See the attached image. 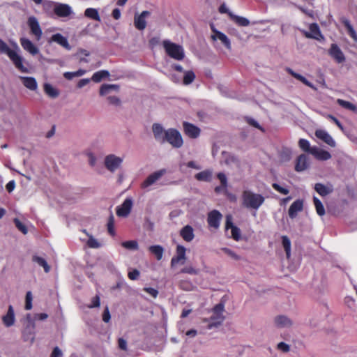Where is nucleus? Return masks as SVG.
Instances as JSON below:
<instances>
[{"label":"nucleus","mask_w":357,"mask_h":357,"mask_svg":"<svg viewBox=\"0 0 357 357\" xmlns=\"http://www.w3.org/2000/svg\"><path fill=\"white\" fill-rule=\"evenodd\" d=\"M185 248L183 245H178L176 247V255L173 257L171 259V267H174L178 263L184 264L185 259Z\"/></svg>","instance_id":"13"},{"label":"nucleus","mask_w":357,"mask_h":357,"mask_svg":"<svg viewBox=\"0 0 357 357\" xmlns=\"http://www.w3.org/2000/svg\"><path fill=\"white\" fill-rule=\"evenodd\" d=\"M119 89V87L116 84H104L100 86V95L105 96L109 93L111 90H118Z\"/></svg>","instance_id":"42"},{"label":"nucleus","mask_w":357,"mask_h":357,"mask_svg":"<svg viewBox=\"0 0 357 357\" xmlns=\"http://www.w3.org/2000/svg\"><path fill=\"white\" fill-rule=\"evenodd\" d=\"M33 261L37 263L40 266H42L44 268L45 273H49L50 271V266L48 265L46 260L38 256H33Z\"/></svg>","instance_id":"41"},{"label":"nucleus","mask_w":357,"mask_h":357,"mask_svg":"<svg viewBox=\"0 0 357 357\" xmlns=\"http://www.w3.org/2000/svg\"><path fill=\"white\" fill-rule=\"evenodd\" d=\"M109 77V71L106 70H101L93 73L91 77V80L96 83H98L101 82L103 79L108 78Z\"/></svg>","instance_id":"34"},{"label":"nucleus","mask_w":357,"mask_h":357,"mask_svg":"<svg viewBox=\"0 0 357 357\" xmlns=\"http://www.w3.org/2000/svg\"><path fill=\"white\" fill-rule=\"evenodd\" d=\"M342 23L347 30V33L349 36L354 40V42H357V33L354 30L353 26L347 19H343Z\"/></svg>","instance_id":"33"},{"label":"nucleus","mask_w":357,"mask_h":357,"mask_svg":"<svg viewBox=\"0 0 357 357\" xmlns=\"http://www.w3.org/2000/svg\"><path fill=\"white\" fill-rule=\"evenodd\" d=\"M225 309V305L220 303L214 306L213 308V314L210 318L209 327H216L220 325L225 320L223 315V311Z\"/></svg>","instance_id":"5"},{"label":"nucleus","mask_w":357,"mask_h":357,"mask_svg":"<svg viewBox=\"0 0 357 357\" xmlns=\"http://www.w3.org/2000/svg\"><path fill=\"white\" fill-rule=\"evenodd\" d=\"M222 250L225 253L227 254V255H229L230 257H231L232 259H235V260H238L240 259V257L236 255L234 251H232L231 250L227 248H223L222 249Z\"/></svg>","instance_id":"53"},{"label":"nucleus","mask_w":357,"mask_h":357,"mask_svg":"<svg viewBox=\"0 0 357 357\" xmlns=\"http://www.w3.org/2000/svg\"><path fill=\"white\" fill-rule=\"evenodd\" d=\"M23 85L31 91H35L38 88V84L36 79L33 77H20Z\"/></svg>","instance_id":"27"},{"label":"nucleus","mask_w":357,"mask_h":357,"mask_svg":"<svg viewBox=\"0 0 357 357\" xmlns=\"http://www.w3.org/2000/svg\"><path fill=\"white\" fill-rule=\"evenodd\" d=\"M264 197L250 190H244L242 194L243 204L248 208L258 209L264 202Z\"/></svg>","instance_id":"2"},{"label":"nucleus","mask_w":357,"mask_h":357,"mask_svg":"<svg viewBox=\"0 0 357 357\" xmlns=\"http://www.w3.org/2000/svg\"><path fill=\"white\" fill-rule=\"evenodd\" d=\"M57 3H54V1L45 0L42 2L43 9L48 15H52L54 14V9L56 8Z\"/></svg>","instance_id":"32"},{"label":"nucleus","mask_w":357,"mask_h":357,"mask_svg":"<svg viewBox=\"0 0 357 357\" xmlns=\"http://www.w3.org/2000/svg\"><path fill=\"white\" fill-rule=\"evenodd\" d=\"M272 187L274 190L282 195H286L289 193V190L287 188H283L276 183H273Z\"/></svg>","instance_id":"52"},{"label":"nucleus","mask_w":357,"mask_h":357,"mask_svg":"<svg viewBox=\"0 0 357 357\" xmlns=\"http://www.w3.org/2000/svg\"><path fill=\"white\" fill-rule=\"evenodd\" d=\"M225 229H231V237L233 239L236 241H238L241 239V230L238 227L233 225L231 217L230 215H227L226 218Z\"/></svg>","instance_id":"15"},{"label":"nucleus","mask_w":357,"mask_h":357,"mask_svg":"<svg viewBox=\"0 0 357 357\" xmlns=\"http://www.w3.org/2000/svg\"><path fill=\"white\" fill-rule=\"evenodd\" d=\"M195 79V74L192 70H188L184 72L183 83L185 85H188L193 82Z\"/></svg>","instance_id":"45"},{"label":"nucleus","mask_w":357,"mask_h":357,"mask_svg":"<svg viewBox=\"0 0 357 357\" xmlns=\"http://www.w3.org/2000/svg\"><path fill=\"white\" fill-rule=\"evenodd\" d=\"M121 245L128 250H136L138 249V243L136 241H128L121 243Z\"/></svg>","instance_id":"47"},{"label":"nucleus","mask_w":357,"mask_h":357,"mask_svg":"<svg viewBox=\"0 0 357 357\" xmlns=\"http://www.w3.org/2000/svg\"><path fill=\"white\" fill-rule=\"evenodd\" d=\"M277 348L283 352H288L290 350V347L285 342H281L278 344Z\"/></svg>","instance_id":"59"},{"label":"nucleus","mask_w":357,"mask_h":357,"mask_svg":"<svg viewBox=\"0 0 357 357\" xmlns=\"http://www.w3.org/2000/svg\"><path fill=\"white\" fill-rule=\"evenodd\" d=\"M222 218L221 213L218 210H213L208 213L207 222L209 227L218 229Z\"/></svg>","instance_id":"9"},{"label":"nucleus","mask_w":357,"mask_h":357,"mask_svg":"<svg viewBox=\"0 0 357 357\" xmlns=\"http://www.w3.org/2000/svg\"><path fill=\"white\" fill-rule=\"evenodd\" d=\"M282 243L284 249L286 257L287 259L291 256V241L287 236H282Z\"/></svg>","instance_id":"43"},{"label":"nucleus","mask_w":357,"mask_h":357,"mask_svg":"<svg viewBox=\"0 0 357 357\" xmlns=\"http://www.w3.org/2000/svg\"><path fill=\"white\" fill-rule=\"evenodd\" d=\"M84 16L89 19L93 20L98 22H100L101 19L98 11L96 8H89L84 11Z\"/></svg>","instance_id":"35"},{"label":"nucleus","mask_w":357,"mask_h":357,"mask_svg":"<svg viewBox=\"0 0 357 357\" xmlns=\"http://www.w3.org/2000/svg\"><path fill=\"white\" fill-rule=\"evenodd\" d=\"M312 155L319 160L325 161L331 158V154L325 150L320 149L317 146H313Z\"/></svg>","instance_id":"23"},{"label":"nucleus","mask_w":357,"mask_h":357,"mask_svg":"<svg viewBox=\"0 0 357 357\" xmlns=\"http://www.w3.org/2000/svg\"><path fill=\"white\" fill-rule=\"evenodd\" d=\"M246 121L249 125H250L260 130H262V131L264 130L263 128L255 119L250 118V117H247Z\"/></svg>","instance_id":"56"},{"label":"nucleus","mask_w":357,"mask_h":357,"mask_svg":"<svg viewBox=\"0 0 357 357\" xmlns=\"http://www.w3.org/2000/svg\"><path fill=\"white\" fill-rule=\"evenodd\" d=\"M286 71L289 75H291L292 77H294L296 79L301 81L305 85H306V86H309V87H310L312 89H315L314 85L310 82H309L305 77H303V75H301L294 72L291 68H287Z\"/></svg>","instance_id":"29"},{"label":"nucleus","mask_w":357,"mask_h":357,"mask_svg":"<svg viewBox=\"0 0 357 357\" xmlns=\"http://www.w3.org/2000/svg\"><path fill=\"white\" fill-rule=\"evenodd\" d=\"M14 223L16 226V227L22 231L24 234H26L28 232V229L26 227L20 222V220L17 218L14 219Z\"/></svg>","instance_id":"51"},{"label":"nucleus","mask_w":357,"mask_h":357,"mask_svg":"<svg viewBox=\"0 0 357 357\" xmlns=\"http://www.w3.org/2000/svg\"><path fill=\"white\" fill-rule=\"evenodd\" d=\"M328 54L338 63H343L345 61V56L342 51L335 43L331 44L328 50Z\"/></svg>","instance_id":"11"},{"label":"nucleus","mask_w":357,"mask_h":357,"mask_svg":"<svg viewBox=\"0 0 357 357\" xmlns=\"http://www.w3.org/2000/svg\"><path fill=\"white\" fill-rule=\"evenodd\" d=\"M2 322L7 328L14 325L15 322V315L14 309L11 305L8 306L7 313L2 317Z\"/></svg>","instance_id":"17"},{"label":"nucleus","mask_w":357,"mask_h":357,"mask_svg":"<svg viewBox=\"0 0 357 357\" xmlns=\"http://www.w3.org/2000/svg\"><path fill=\"white\" fill-rule=\"evenodd\" d=\"M303 209V202L301 199H297L290 206L288 214L290 218H295L298 212L302 211Z\"/></svg>","instance_id":"20"},{"label":"nucleus","mask_w":357,"mask_h":357,"mask_svg":"<svg viewBox=\"0 0 357 357\" xmlns=\"http://www.w3.org/2000/svg\"><path fill=\"white\" fill-rule=\"evenodd\" d=\"M111 315L108 307H106L102 312V321L108 323L110 321Z\"/></svg>","instance_id":"58"},{"label":"nucleus","mask_w":357,"mask_h":357,"mask_svg":"<svg viewBox=\"0 0 357 357\" xmlns=\"http://www.w3.org/2000/svg\"><path fill=\"white\" fill-rule=\"evenodd\" d=\"M144 291L150 294L153 298H156L158 294V290L152 287H146L144 289Z\"/></svg>","instance_id":"60"},{"label":"nucleus","mask_w":357,"mask_h":357,"mask_svg":"<svg viewBox=\"0 0 357 357\" xmlns=\"http://www.w3.org/2000/svg\"><path fill=\"white\" fill-rule=\"evenodd\" d=\"M313 202H314L317 214L320 216L324 215L326 212H325V208H324L321 202L317 197H314Z\"/></svg>","instance_id":"46"},{"label":"nucleus","mask_w":357,"mask_h":357,"mask_svg":"<svg viewBox=\"0 0 357 357\" xmlns=\"http://www.w3.org/2000/svg\"><path fill=\"white\" fill-rule=\"evenodd\" d=\"M100 297L99 296L96 295L94 296L91 300V304L89 305V307H98L100 306Z\"/></svg>","instance_id":"61"},{"label":"nucleus","mask_w":357,"mask_h":357,"mask_svg":"<svg viewBox=\"0 0 357 357\" xmlns=\"http://www.w3.org/2000/svg\"><path fill=\"white\" fill-rule=\"evenodd\" d=\"M274 321L276 326L279 328L290 327L292 325V321L283 315L276 317Z\"/></svg>","instance_id":"30"},{"label":"nucleus","mask_w":357,"mask_h":357,"mask_svg":"<svg viewBox=\"0 0 357 357\" xmlns=\"http://www.w3.org/2000/svg\"><path fill=\"white\" fill-rule=\"evenodd\" d=\"M32 300H33V296H32V294L31 291H27L26 294V297H25V309L26 310H29L32 308Z\"/></svg>","instance_id":"50"},{"label":"nucleus","mask_w":357,"mask_h":357,"mask_svg":"<svg viewBox=\"0 0 357 357\" xmlns=\"http://www.w3.org/2000/svg\"><path fill=\"white\" fill-rule=\"evenodd\" d=\"M183 132L190 138L195 139L200 135V129L194 124L184 121L183 123Z\"/></svg>","instance_id":"12"},{"label":"nucleus","mask_w":357,"mask_h":357,"mask_svg":"<svg viewBox=\"0 0 357 357\" xmlns=\"http://www.w3.org/2000/svg\"><path fill=\"white\" fill-rule=\"evenodd\" d=\"M166 173L165 169H162L150 174L142 183V188H146L153 185Z\"/></svg>","instance_id":"10"},{"label":"nucleus","mask_w":357,"mask_h":357,"mask_svg":"<svg viewBox=\"0 0 357 357\" xmlns=\"http://www.w3.org/2000/svg\"><path fill=\"white\" fill-rule=\"evenodd\" d=\"M195 178L199 181L210 182L212 179V171L206 169L195 175Z\"/></svg>","instance_id":"31"},{"label":"nucleus","mask_w":357,"mask_h":357,"mask_svg":"<svg viewBox=\"0 0 357 357\" xmlns=\"http://www.w3.org/2000/svg\"><path fill=\"white\" fill-rule=\"evenodd\" d=\"M217 177L220 180L222 187L227 188V179L225 174L222 172H220L217 174Z\"/></svg>","instance_id":"54"},{"label":"nucleus","mask_w":357,"mask_h":357,"mask_svg":"<svg viewBox=\"0 0 357 357\" xmlns=\"http://www.w3.org/2000/svg\"><path fill=\"white\" fill-rule=\"evenodd\" d=\"M149 250L151 252V254L155 255L157 260H160L162 258L164 249L161 245H151L149 248Z\"/></svg>","instance_id":"38"},{"label":"nucleus","mask_w":357,"mask_h":357,"mask_svg":"<svg viewBox=\"0 0 357 357\" xmlns=\"http://www.w3.org/2000/svg\"><path fill=\"white\" fill-rule=\"evenodd\" d=\"M118 345H119V347L121 349V350H123V351H126L127 350V342L126 341L121 337V338H119L118 340Z\"/></svg>","instance_id":"63"},{"label":"nucleus","mask_w":357,"mask_h":357,"mask_svg":"<svg viewBox=\"0 0 357 357\" xmlns=\"http://www.w3.org/2000/svg\"><path fill=\"white\" fill-rule=\"evenodd\" d=\"M315 136L331 147H335L336 145L333 137L324 130H317L315 131Z\"/></svg>","instance_id":"18"},{"label":"nucleus","mask_w":357,"mask_h":357,"mask_svg":"<svg viewBox=\"0 0 357 357\" xmlns=\"http://www.w3.org/2000/svg\"><path fill=\"white\" fill-rule=\"evenodd\" d=\"M20 44L24 50L32 55H36L39 52L38 48L28 38H20Z\"/></svg>","instance_id":"21"},{"label":"nucleus","mask_w":357,"mask_h":357,"mask_svg":"<svg viewBox=\"0 0 357 357\" xmlns=\"http://www.w3.org/2000/svg\"><path fill=\"white\" fill-rule=\"evenodd\" d=\"M298 146L300 149H302L303 151L312 154V150L313 149V146L312 147L310 146V144L308 140L305 139H300L298 141Z\"/></svg>","instance_id":"44"},{"label":"nucleus","mask_w":357,"mask_h":357,"mask_svg":"<svg viewBox=\"0 0 357 357\" xmlns=\"http://www.w3.org/2000/svg\"><path fill=\"white\" fill-rule=\"evenodd\" d=\"M27 24L31 34L35 36L37 40H39L43 32L37 19L34 16H31L28 18Z\"/></svg>","instance_id":"8"},{"label":"nucleus","mask_w":357,"mask_h":357,"mask_svg":"<svg viewBox=\"0 0 357 357\" xmlns=\"http://www.w3.org/2000/svg\"><path fill=\"white\" fill-rule=\"evenodd\" d=\"M181 272L190 275H197L198 273V271L192 266H185L181 269Z\"/></svg>","instance_id":"55"},{"label":"nucleus","mask_w":357,"mask_h":357,"mask_svg":"<svg viewBox=\"0 0 357 357\" xmlns=\"http://www.w3.org/2000/svg\"><path fill=\"white\" fill-rule=\"evenodd\" d=\"M152 130L155 139L160 142H162V139L165 135V130L160 123H155L153 124Z\"/></svg>","instance_id":"28"},{"label":"nucleus","mask_w":357,"mask_h":357,"mask_svg":"<svg viewBox=\"0 0 357 357\" xmlns=\"http://www.w3.org/2000/svg\"><path fill=\"white\" fill-rule=\"evenodd\" d=\"M180 236L186 242H190L195 237L193 228L190 225L184 226L180 231Z\"/></svg>","instance_id":"25"},{"label":"nucleus","mask_w":357,"mask_h":357,"mask_svg":"<svg viewBox=\"0 0 357 357\" xmlns=\"http://www.w3.org/2000/svg\"><path fill=\"white\" fill-rule=\"evenodd\" d=\"M150 15L149 11L144 10L138 16H135L134 24L136 29L142 31L146 26V22L145 18Z\"/></svg>","instance_id":"19"},{"label":"nucleus","mask_w":357,"mask_h":357,"mask_svg":"<svg viewBox=\"0 0 357 357\" xmlns=\"http://www.w3.org/2000/svg\"><path fill=\"white\" fill-rule=\"evenodd\" d=\"M314 190L321 196L325 197L332 192L333 190L325 186L321 183H317L314 185Z\"/></svg>","instance_id":"37"},{"label":"nucleus","mask_w":357,"mask_h":357,"mask_svg":"<svg viewBox=\"0 0 357 357\" xmlns=\"http://www.w3.org/2000/svg\"><path fill=\"white\" fill-rule=\"evenodd\" d=\"M337 103L342 107L357 113V107L353 103L342 99H337Z\"/></svg>","instance_id":"40"},{"label":"nucleus","mask_w":357,"mask_h":357,"mask_svg":"<svg viewBox=\"0 0 357 357\" xmlns=\"http://www.w3.org/2000/svg\"><path fill=\"white\" fill-rule=\"evenodd\" d=\"M109 102L112 105H118L120 104V99L116 96H109L107 98Z\"/></svg>","instance_id":"64"},{"label":"nucleus","mask_w":357,"mask_h":357,"mask_svg":"<svg viewBox=\"0 0 357 357\" xmlns=\"http://www.w3.org/2000/svg\"><path fill=\"white\" fill-rule=\"evenodd\" d=\"M309 166L308 158L306 155L301 154L296 160L295 170L298 172L305 170Z\"/></svg>","instance_id":"22"},{"label":"nucleus","mask_w":357,"mask_h":357,"mask_svg":"<svg viewBox=\"0 0 357 357\" xmlns=\"http://www.w3.org/2000/svg\"><path fill=\"white\" fill-rule=\"evenodd\" d=\"M108 233L114 236L115 235V229H114V218L112 215H111L108 219V222L107 224Z\"/></svg>","instance_id":"48"},{"label":"nucleus","mask_w":357,"mask_h":357,"mask_svg":"<svg viewBox=\"0 0 357 357\" xmlns=\"http://www.w3.org/2000/svg\"><path fill=\"white\" fill-rule=\"evenodd\" d=\"M211 28L213 33L211 36L212 40H219L227 50H231V45L229 38L225 33L218 31L213 25H211Z\"/></svg>","instance_id":"7"},{"label":"nucleus","mask_w":357,"mask_h":357,"mask_svg":"<svg viewBox=\"0 0 357 357\" xmlns=\"http://www.w3.org/2000/svg\"><path fill=\"white\" fill-rule=\"evenodd\" d=\"M63 356L61 350L56 347L53 349L50 357H61Z\"/></svg>","instance_id":"62"},{"label":"nucleus","mask_w":357,"mask_h":357,"mask_svg":"<svg viewBox=\"0 0 357 357\" xmlns=\"http://www.w3.org/2000/svg\"><path fill=\"white\" fill-rule=\"evenodd\" d=\"M43 88L45 93L50 98H55L59 95V91L54 88L50 84H44Z\"/></svg>","instance_id":"39"},{"label":"nucleus","mask_w":357,"mask_h":357,"mask_svg":"<svg viewBox=\"0 0 357 357\" xmlns=\"http://www.w3.org/2000/svg\"><path fill=\"white\" fill-rule=\"evenodd\" d=\"M86 244L91 248H98L100 247V243L91 235H89V239Z\"/></svg>","instance_id":"49"},{"label":"nucleus","mask_w":357,"mask_h":357,"mask_svg":"<svg viewBox=\"0 0 357 357\" xmlns=\"http://www.w3.org/2000/svg\"><path fill=\"white\" fill-rule=\"evenodd\" d=\"M0 52L6 54L16 68L22 73H29L28 68L23 65V59L14 50L9 48L8 45L0 38Z\"/></svg>","instance_id":"1"},{"label":"nucleus","mask_w":357,"mask_h":357,"mask_svg":"<svg viewBox=\"0 0 357 357\" xmlns=\"http://www.w3.org/2000/svg\"><path fill=\"white\" fill-rule=\"evenodd\" d=\"M72 9L70 6L65 3H57L54 9V15L59 17H66L70 15Z\"/></svg>","instance_id":"16"},{"label":"nucleus","mask_w":357,"mask_h":357,"mask_svg":"<svg viewBox=\"0 0 357 357\" xmlns=\"http://www.w3.org/2000/svg\"><path fill=\"white\" fill-rule=\"evenodd\" d=\"M122 162V158L110 154L105 158V166L109 171L114 172L121 166Z\"/></svg>","instance_id":"6"},{"label":"nucleus","mask_w":357,"mask_h":357,"mask_svg":"<svg viewBox=\"0 0 357 357\" xmlns=\"http://www.w3.org/2000/svg\"><path fill=\"white\" fill-rule=\"evenodd\" d=\"M51 42H55L64 47L65 49L70 50L71 49L70 45L66 37L62 36L61 33H55L50 38Z\"/></svg>","instance_id":"26"},{"label":"nucleus","mask_w":357,"mask_h":357,"mask_svg":"<svg viewBox=\"0 0 357 357\" xmlns=\"http://www.w3.org/2000/svg\"><path fill=\"white\" fill-rule=\"evenodd\" d=\"M132 202L130 199H126L123 204L117 207L116 215L119 217H126L130 213Z\"/></svg>","instance_id":"14"},{"label":"nucleus","mask_w":357,"mask_h":357,"mask_svg":"<svg viewBox=\"0 0 357 357\" xmlns=\"http://www.w3.org/2000/svg\"><path fill=\"white\" fill-rule=\"evenodd\" d=\"M229 18L241 26H247L250 24V21L247 18L236 15L233 13H229Z\"/></svg>","instance_id":"36"},{"label":"nucleus","mask_w":357,"mask_h":357,"mask_svg":"<svg viewBox=\"0 0 357 357\" xmlns=\"http://www.w3.org/2000/svg\"><path fill=\"white\" fill-rule=\"evenodd\" d=\"M168 142L174 148H181L183 144V140L180 132L175 128H169L165 131L162 142Z\"/></svg>","instance_id":"3"},{"label":"nucleus","mask_w":357,"mask_h":357,"mask_svg":"<svg viewBox=\"0 0 357 357\" xmlns=\"http://www.w3.org/2000/svg\"><path fill=\"white\" fill-rule=\"evenodd\" d=\"M309 29L310 32L305 31L304 33V35L307 38H314L316 40H319V38L322 36L320 29L317 24H311L310 25Z\"/></svg>","instance_id":"24"},{"label":"nucleus","mask_w":357,"mask_h":357,"mask_svg":"<svg viewBox=\"0 0 357 357\" xmlns=\"http://www.w3.org/2000/svg\"><path fill=\"white\" fill-rule=\"evenodd\" d=\"M163 47L167 54L171 58L178 61L183 59L185 54L183 49L181 45L172 43L169 40H164Z\"/></svg>","instance_id":"4"},{"label":"nucleus","mask_w":357,"mask_h":357,"mask_svg":"<svg viewBox=\"0 0 357 357\" xmlns=\"http://www.w3.org/2000/svg\"><path fill=\"white\" fill-rule=\"evenodd\" d=\"M140 275L139 271L137 269H133L128 272V277L131 280H137Z\"/></svg>","instance_id":"57"}]
</instances>
